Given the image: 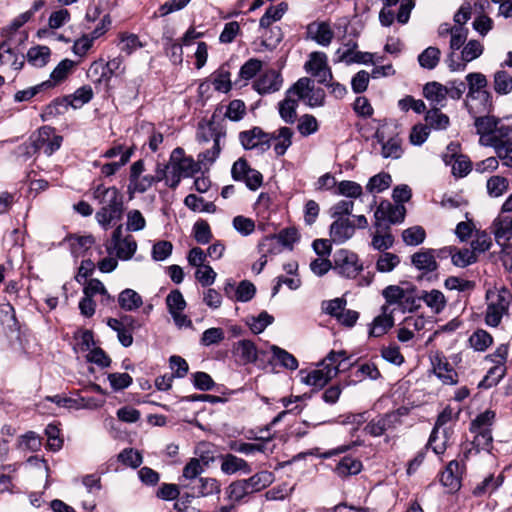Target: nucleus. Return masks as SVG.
Listing matches in <instances>:
<instances>
[{
    "mask_svg": "<svg viewBox=\"0 0 512 512\" xmlns=\"http://www.w3.org/2000/svg\"><path fill=\"white\" fill-rule=\"evenodd\" d=\"M486 299L488 301L485 323L490 327H497L502 320V317L508 313L512 294L506 288L500 290H488L486 292Z\"/></svg>",
    "mask_w": 512,
    "mask_h": 512,
    "instance_id": "obj_1",
    "label": "nucleus"
},
{
    "mask_svg": "<svg viewBox=\"0 0 512 512\" xmlns=\"http://www.w3.org/2000/svg\"><path fill=\"white\" fill-rule=\"evenodd\" d=\"M102 204L98 212V223L103 227L115 225L120 220L123 212L122 197L115 187L103 191L100 200Z\"/></svg>",
    "mask_w": 512,
    "mask_h": 512,
    "instance_id": "obj_2",
    "label": "nucleus"
},
{
    "mask_svg": "<svg viewBox=\"0 0 512 512\" xmlns=\"http://www.w3.org/2000/svg\"><path fill=\"white\" fill-rule=\"evenodd\" d=\"M171 182L169 187L175 189L182 177H191L200 170L199 162H195L190 156H185L184 149L175 148L170 155Z\"/></svg>",
    "mask_w": 512,
    "mask_h": 512,
    "instance_id": "obj_3",
    "label": "nucleus"
},
{
    "mask_svg": "<svg viewBox=\"0 0 512 512\" xmlns=\"http://www.w3.org/2000/svg\"><path fill=\"white\" fill-rule=\"evenodd\" d=\"M293 93L302 100L308 107H322L325 104L326 94L322 88L315 87L314 81L308 77L299 78L290 88Z\"/></svg>",
    "mask_w": 512,
    "mask_h": 512,
    "instance_id": "obj_4",
    "label": "nucleus"
},
{
    "mask_svg": "<svg viewBox=\"0 0 512 512\" xmlns=\"http://www.w3.org/2000/svg\"><path fill=\"white\" fill-rule=\"evenodd\" d=\"M406 408H399L394 411L379 415L370 420L364 427V431L372 437H380L386 431L394 430L402 424V417L407 415Z\"/></svg>",
    "mask_w": 512,
    "mask_h": 512,
    "instance_id": "obj_5",
    "label": "nucleus"
},
{
    "mask_svg": "<svg viewBox=\"0 0 512 512\" xmlns=\"http://www.w3.org/2000/svg\"><path fill=\"white\" fill-rule=\"evenodd\" d=\"M122 234V225H118L105 246L110 255L115 253L119 259L129 260L136 252L137 243L131 235L123 237Z\"/></svg>",
    "mask_w": 512,
    "mask_h": 512,
    "instance_id": "obj_6",
    "label": "nucleus"
},
{
    "mask_svg": "<svg viewBox=\"0 0 512 512\" xmlns=\"http://www.w3.org/2000/svg\"><path fill=\"white\" fill-rule=\"evenodd\" d=\"M96 390L95 384H90L88 387L80 390L75 397H68L62 394H57L54 396H46L45 401H49L55 403L59 408L66 409H82L89 408L93 409L96 407V401L93 397L85 395L88 390Z\"/></svg>",
    "mask_w": 512,
    "mask_h": 512,
    "instance_id": "obj_7",
    "label": "nucleus"
},
{
    "mask_svg": "<svg viewBox=\"0 0 512 512\" xmlns=\"http://www.w3.org/2000/svg\"><path fill=\"white\" fill-rule=\"evenodd\" d=\"M94 92L91 86L84 85L78 88L73 94L67 95L62 99H56L50 106V113H63L69 106L74 109L81 108L84 104L92 100Z\"/></svg>",
    "mask_w": 512,
    "mask_h": 512,
    "instance_id": "obj_8",
    "label": "nucleus"
},
{
    "mask_svg": "<svg viewBox=\"0 0 512 512\" xmlns=\"http://www.w3.org/2000/svg\"><path fill=\"white\" fill-rule=\"evenodd\" d=\"M75 352L80 355L82 354L86 363H89L88 371L90 373L94 372L93 363H96V342L94 340V333L89 329H78L74 333Z\"/></svg>",
    "mask_w": 512,
    "mask_h": 512,
    "instance_id": "obj_9",
    "label": "nucleus"
},
{
    "mask_svg": "<svg viewBox=\"0 0 512 512\" xmlns=\"http://www.w3.org/2000/svg\"><path fill=\"white\" fill-rule=\"evenodd\" d=\"M231 176L235 181L244 182L248 189L255 191L263 183V175L248 164L245 158H239L231 168Z\"/></svg>",
    "mask_w": 512,
    "mask_h": 512,
    "instance_id": "obj_10",
    "label": "nucleus"
},
{
    "mask_svg": "<svg viewBox=\"0 0 512 512\" xmlns=\"http://www.w3.org/2000/svg\"><path fill=\"white\" fill-rule=\"evenodd\" d=\"M333 269L346 278H355L363 270L357 254L346 249L338 250L334 255Z\"/></svg>",
    "mask_w": 512,
    "mask_h": 512,
    "instance_id": "obj_11",
    "label": "nucleus"
},
{
    "mask_svg": "<svg viewBox=\"0 0 512 512\" xmlns=\"http://www.w3.org/2000/svg\"><path fill=\"white\" fill-rule=\"evenodd\" d=\"M406 208L403 204L393 205L389 201H382L377 207L375 217V227L383 225L400 224L404 221Z\"/></svg>",
    "mask_w": 512,
    "mask_h": 512,
    "instance_id": "obj_12",
    "label": "nucleus"
},
{
    "mask_svg": "<svg viewBox=\"0 0 512 512\" xmlns=\"http://www.w3.org/2000/svg\"><path fill=\"white\" fill-rule=\"evenodd\" d=\"M239 140L245 150L256 149L263 153L270 149L272 136L262 128L255 126L250 130L240 132Z\"/></svg>",
    "mask_w": 512,
    "mask_h": 512,
    "instance_id": "obj_13",
    "label": "nucleus"
},
{
    "mask_svg": "<svg viewBox=\"0 0 512 512\" xmlns=\"http://www.w3.org/2000/svg\"><path fill=\"white\" fill-rule=\"evenodd\" d=\"M283 78L280 72L269 69L261 74L253 84V88L260 94H271L281 89Z\"/></svg>",
    "mask_w": 512,
    "mask_h": 512,
    "instance_id": "obj_14",
    "label": "nucleus"
},
{
    "mask_svg": "<svg viewBox=\"0 0 512 512\" xmlns=\"http://www.w3.org/2000/svg\"><path fill=\"white\" fill-rule=\"evenodd\" d=\"M355 224L347 217L335 219L330 225L329 235L335 244H343L353 237Z\"/></svg>",
    "mask_w": 512,
    "mask_h": 512,
    "instance_id": "obj_15",
    "label": "nucleus"
},
{
    "mask_svg": "<svg viewBox=\"0 0 512 512\" xmlns=\"http://www.w3.org/2000/svg\"><path fill=\"white\" fill-rule=\"evenodd\" d=\"M464 470V464H461L457 460L450 461L445 470L441 473V484L447 487L451 492L457 491L461 487V479Z\"/></svg>",
    "mask_w": 512,
    "mask_h": 512,
    "instance_id": "obj_16",
    "label": "nucleus"
},
{
    "mask_svg": "<svg viewBox=\"0 0 512 512\" xmlns=\"http://www.w3.org/2000/svg\"><path fill=\"white\" fill-rule=\"evenodd\" d=\"M306 34L307 38L323 47L329 46L334 38V32L326 21H314L308 24Z\"/></svg>",
    "mask_w": 512,
    "mask_h": 512,
    "instance_id": "obj_17",
    "label": "nucleus"
},
{
    "mask_svg": "<svg viewBox=\"0 0 512 512\" xmlns=\"http://www.w3.org/2000/svg\"><path fill=\"white\" fill-rule=\"evenodd\" d=\"M411 264L423 275L432 273L438 269V263L434 259L432 248H421L411 255Z\"/></svg>",
    "mask_w": 512,
    "mask_h": 512,
    "instance_id": "obj_18",
    "label": "nucleus"
},
{
    "mask_svg": "<svg viewBox=\"0 0 512 512\" xmlns=\"http://www.w3.org/2000/svg\"><path fill=\"white\" fill-rule=\"evenodd\" d=\"M96 478L93 474L86 475L82 479V487L79 491L80 504L85 512H92L96 507Z\"/></svg>",
    "mask_w": 512,
    "mask_h": 512,
    "instance_id": "obj_19",
    "label": "nucleus"
},
{
    "mask_svg": "<svg viewBox=\"0 0 512 512\" xmlns=\"http://www.w3.org/2000/svg\"><path fill=\"white\" fill-rule=\"evenodd\" d=\"M338 374L337 367L325 366L324 369H315L302 377V382L317 389L323 388Z\"/></svg>",
    "mask_w": 512,
    "mask_h": 512,
    "instance_id": "obj_20",
    "label": "nucleus"
},
{
    "mask_svg": "<svg viewBox=\"0 0 512 512\" xmlns=\"http://www.w3.org/2000/svg\"><path fill=\"white\" fill-rule=\"evenodd\" d=\"M468 86L467 98H474L476 96H483L489 102L490 92L486 90L487 78L480 72H472L466 75Z\"/></svg>",
    "mask_w": 512,
    "mask_h": 512,
    "instance_id": "obj_21",
    "label": "nucleus"
},
{
    "mask_svg": "<svg viewBox=\"0 0 512 512\" xmlns=\"http://www.w3.org/2000/svg\"><path fill=\"white\" fill-rule=\"evenodd\" d=\"M248 439H254L260 441L259 443H248L242 441H231L229 448L237 453L245 455H253L255 453H265L266 444L271 440V437H256L253 435L247 436Z\"/></svg>",
    "mask_w": 512,
    "mask_h": 512,
    "instance_id": "obj_22",
    "label": "nucleus"
},
{
    "mask_svg": "<svg viewBox=\"0 0 512 512\" xmlns=\"http://www.w3.org/2000/svg\"><path fill=\"white\" fill-rule=\"evenodd\" d=\"M39 150L45 154L51 155L61 147L63 138L60 135L53 134L50 127H42L36 138Z\"/></svg>",
    "mask_w": 512,
    "mask_h": 512,
    "instance_id": "obj_23",
    "label": "nucleus"
},
{
    "mask_svg": "<svg viewBox=\"0 0 512 512\" xmlns=\"http://www.w3.org/2000/svg\"><path fill=\"white\" fill-rule=\"evenodd\" d=\"M393 325V310H391L388 305H383L381 307V314L375 317L372 322L369 334L373 337H380L393 327Z\"/></svg>",
    "mask_w": 512,
    "mask_h": 512,
    "instance_id": "obj_24",
    "label": "nucleus"
},
{
    "mask_svg": "<svg viewBox=\"0 0 512 512\" xmlns=\"http://www.w3.org/2000/svg\"><path fill=\"white\" fill-rule=\"evenodd\" d=\"M232 352L243 365L255 363L258 359V350L254 342L243 339L233 345Z\"/></svg>",
    "mask_w": 512,
    "mask_h": 512,
    "instance_id": "obj_25",
    "label": "nucleus"
},
{
    "mask_svg": "<svg viewBox=\"0 0 512 512\" xmlns=\"http://www.w3.org/2000/svg\"><path fill=\"white\" fill-rule=\"evenodd\" d=\"M221 459V471L226 475H232L237 472H243L249 474L252 471L250 464L234 454L228 453L220 456Z\"/></svg>",
    "mask_w": 512,
    "mask_h": 512,
    "instance_id": "obj_26",
    "label": "nucleus"
},
{
    "mask_svg": "<svg viewBox=\"0 0 512 512\" xmlns=\"http://www.w3.org/2000/svg\"><path fill=\"white\" fill-rule=\"evenodd\" d=\"M376 231L372 236L371 246L373 249L386 252L392 248L395 242L394 236L390 231L389 225L381 224V227H375Z\"/></svg>",
    "mask_w": 512,
    "mask_h": 512,
    "instance_id": "obj_27",
    "label": "nucleus"
},
{
    "mask_svg": "<svg viewBox=\"0 0 512 512\" xmlns=\"http://www.w3.org/2000/svg\"><path fill=\"white\" fill-rule=\"evenodd\" d=\"M293 93H289V89L286 91L285 98L279 102L278 110L281 119L287 124L295 123L297 119V107L298 98L293 99L291 96Z\"/></svg>",
    "mask_w": 512,
    "mask_h": 512,
    "instance_id": "obj_28",
    "label": "nucleus"
},
{
    "mask_svg": "<svg viewBox=\"0 0 512 512\" xmlns=\"http://www.w3.org/2000/svg\"><path fill=\"white\" fill-rule=\"evenodd\" d=\"M423 96L430 101L434 107H443L447 97V89L439 82H428L423 87Z\"/></svg>",
    "mask_w": 512,
    "mask_h": 512,
    "instance_id": "obj_29",
    "label": "nucleus"
},
{
    "mask_svg": "<svg viewBox=\"0 0 512 512\" xmlns=\"http://www.w3.org/2000/svg\"><path fill=\"white\" fill-rule=\"evenodd\" d=\"M450 35H451V39H450L451 54L449 57H450L451 63L449 64V67L452 71H456V70L460 69L461 65L458 63L456 65H454L452 57L454 56V52L456 50H459L464 45L465 41L467 40L468 29L463 26H453V29H450Z\"/></svg>",
    "mask_w": 512,
    "mask_h": 512,
    "instance_id": "obj_30",
    "label": "nucleus"
},
{
    "mask_svg": "<svg viewBox=\"0 0 512 512\" xmlns=\"http://www.w3.org/2000/svg\"><path fill=\"white\" fill-rule=\"evenodd\" d=\"M375 137L377 141L382 145L381 155L384 158L398 159L402 155L401 140L398 137H392L385 141L384 135L380 132H376Z\"/></svg>",
    "mask_w": 512,
    "mask_h": 512,
    "instance_id": "obj_31",
    "label": "nucleus"
},
{
    "mask_svg": "<svg viewBox=\"0 0 512 512\" xmlns=\"http://www.w3.org/2000/svg\"><path fill=\"white\" fill-rule=\"evenodd\" d=\"M83 298L79 302V309L83 316L92 317L95 313L94 296L96 295V280H91L83 287Z\"/></svg>",
    "mask_w": 512,
    "mask_h": 512,
    "instance_id": "obj_32",
    "label": "nucleus"
},
{
    "mask_svg": "<svg viewBox=\"0 0 512 512\" xmlns=\"http://www.w3.org/2000/svg\"><path fill=\"white\" fill-rule=\"evenodd\" d=\"M469 113L475 118L474 125L477 129V134L483 136H493L496 126L499 124V120L494 116H476L477 112H474L472 107L469 108Z\"/></svg>",
    "mask_w": 512,
    "mask_h": 512,
    "instance_id": "obj_33",
    "label": "nucleus"
},
{
    "mask_svg": "<svg viewBox=\"0 0 512 512\" xmlns=\"http://www.w3.org/2000/svg\"><path fill=\"white\" fill-rule=\"evenodd\" d=\"M422 290H418L416 286L404 288L403 298L400 307L403 311H415L421 307Z\"/></svg>",
    "mask_w": 512,
    "mask_h": 512,
    "instance_id": "obj_34",
    "label": "nucleus"
},
{
    "mask_svg": "<svg viewBox=\"0 0 512 512\" xmlns=\"http://www.w3.org/2000/svg\"><path fill=\"white\" fill-rule=\"evenodd\" d=\"M502 483L503 477L501 475L494 477V475L490 474L473 488L472 494L479 498L490 495L497 490Z\"/></svg>",
    "mask_w": 512,
    "mask_h": 512,
    "instance_id": "obj_35",
    "label": "nucleus"
},
{
    "mask_svg": "<svg viewBox=\"0 0 512 512\" xmlns=\"http://www.w3.org/2000/svg\"><path fill=\"white\" fill-rule=\"evenodd\" d=\"M243 480L246 482V485L252 494L259 492L271 485L274 481V475L272 472L264 470L252 475L248 479Z\"/></svg>",
    "mask_w": 512,
    "mask_h": 512,
    "instance_id": "obj_36",
    "label": "nucleus"
},
{
    "mask_svg": "<svg viewBox=\"0 0 512 512\" xmlns=\"http://www.w3.org/2000/svg\"><path fill=\"white\" fill-rule=\"evenodd\" d=\"M422 301L436 314L441 313L447 304L444 294L437 289L422 290Z\"/></svg>",
    "mask_w": 512,
    "mask_h": 512,
    "instance_id": "obj_37",
    "label": "nucleus"
},
{
    "mask_svg": "<svg viewBox=\"0 0 512 512\" xmlns=\"http://www.w3.org/2000/svg\"><path fill=\"white\" fill-rule=\"evenodd\" d=\"M488 145L496 150L499 146L512 145V128L508 125L498 124L493 136L488 139Z\"/></svg>",
    "mask_w": 512,
    "mask_h": 512,
    "instance_id": "obj_38",
    "label": "nucleus"
},
{
    "mask_svg": "<svg viewBox=\"0 0 512 512\" xmlns=\"http://www.w3.org/2000/svg\"><path fill=\"white\" fill-rule=\"evenodd\" d=\"M50 55L49 47L37 45L28 50L27 61L34 67L42 68L49 62Z\"/></svg>",
    "mask_w": 512,
    "mask_h": 512,
    "instance_id": "obj_39",
    "label": "nucleus"
},
{
    "mask_svg": "<svg viewBox=\"0 0 512 512\" xmlns=\"http://www.w3.org/2000/svg\"><path fill=\"white\" fill-rule=\"evenodd\" d=\"M425 121L430 129L445 130L450 124L449 117L440 111L439 107H432L425 114Z\"/></svg>",
    "mask_w": 512,
    "mask_h": 512,
    "instance_id": "obj_40",
    "label": "nucleus"
},
{
    "mask_svg": "<svg viewBox=\"0 0 512 512\" xmlns=\"http://www.w3.org/2000/svg\"><path fill=\"white\" fill-rule=\"evenodd\" d=\"M362 470V462L352 457H343L335 467V473L340 477L356 475Z\"/></svg>",
    "mask_w": 512,
    "mask_h": 512,
    "instance_id": "obj_41",
    "label": "nucleus"
},
{
    "mask_svg": "<svg viewBox=\"0 0 512 512\" xmlns=\"http://www.w3.org/2000/svg\"><path fill=\"white\" fill-rule=\"evenodd\" d=\"M434 372L444 384L457 383V372L451 367L446 359L438 358L434 364Z\"/></svg>",
    "mask_w": 512,
    "mask_h": 512,
    "instance_id": "obj_42",
    "label": "nucleus"
},
{
    "mask_svg": "<svg viewBox=\"0 0 512 512\" xmlns=\"http://www.w3.org/2000/svg\"><path fill=\"white\" fill-rule=\"evenodd\" d=\"M230 72L227 65H221L212 75V84L214 89L219 92L227 93L231 90Z\"/></svg>",
    "mask_w": 512,
    "mask_h": 512,
    "instance_id": "obj_43",
    "label": "nucleus"
},
{
    "mask_svg": "<svg viewBox=\"0 0 512 512\" xmlns=\"http://www.w3.org/2000/svg\"><path fill=\"white\" fill-rule=\"evenodd\" d=\"M327 65V55L324 52L315 51L310 53L309 59L304 65V69L314 77L319 76L321 70Z\"/></svg>",
    "mask_w": 512,
    "mask_h": 512,
    "instance_id": "obj_44",
    "label": "nucleus"
},
{
    "mask_svg": "<svg viewBox=\"0 0 512 512\" xmlns=\"http://www.w3.org/2000/svg\"><path fill=\"white\" fill-rule=\"evenodd\" d=\"M119 305L126 311H133L142 306V297L132 289L123 290L118 298Z\"/></svg>",
    "mask_w": 512,
    "mask_h": 512,
    "instance_id": "obj_45",
    "label": "nucleus"
},
{
    "mask_svg": "<svg viewBox=\"0 0 512 512\" xmlns=\"http://www.w3.org/2000/svg\"><path fill=\"white\" fill-rule=\"evenodd\" d=\"M293 131L289 127H280L277 130V142L274 144V152L277 156H283L292 145Z\"/></svg>",
    "mask_w": 512,
    "mask_h": 512,
    "instance_id": "obj_46",
    "label": "nucleus"
},
{
    "mask_svg": "<svg viewBox=\"0 0 512 512\" xmlns=\"http://www.w3.org/2000/svg\"><path fill=\"white\" fill-rule=\"evenodd\" d=\"M494 91L499 95H507L512 91V76L505 70H499L494 74Z\"/></svg>",
    "mask_w": 512,
    "mask_h": 512,
    "instance_id": "obj_47",
    "label": "nucleus"
},
{
    "mask_svg": "<svg viewBox=\"0 0 512 512\" xmlns=\"http://www.w3.org/2000/svg\"><path fill=\"white\" fill-rule=\"evenodd\" d=\"M440 55L441 52L437 47L430 46L420 53L418 56V62L421 67L432 70L438 65Z\"/></svg>",
    "mask_w": 512,
    "mask_h": 512,
    "instance_id": "obj_48",
    "label": "nucleus"
},
{
    "mask_svg": "<svg viewBox=\"0 0 512 512\" xmlns=\"http://www.w3.org/2000/svg\"><path fill=\"white\" fill-rule=\"evenodd\" d=\"M400 264V257L391 252H383L376 261V270L380 273H389Z\"/></svg>",
    "mask_w": 512,
    "mask_h": 512,
    "instance_id": "obj_49",
    "label": "nucleus"
},
{
    "mask_svg": "<svg viewBox=\"0 0 512 512\" xmlns=\"http://www.w3.org/2000/svg\"><path fill=\"white\" fill-rule=\"evenodd\" d=\"M74 66V61L70 59L62 60L51 72L49 81L52 82L53 86H55L58 83H61L68 77Z\"/></svg>",
    "mask_w": 512,
    "mask_h": 512,
    "instance_id": "obj_50",
    "label": "nucleus"
},
{
    "mask_svg": "<svg viewBox=\"0 0 512 512\" xmlns=\"http://www.w3.org/2000/svg\"><path fill=\"white\" fill-rule=\"evenodd\" d=\"M506 373L504 364H497L489 369L484 379L479 383V387L491 388L499 383Z\"/></svg>",
    "mask_w": 512,
    "mask_h": 512,
    "instance_id": "obj_51",
    "label": "nucleus"
},
{
    "mask_svg": "<svg viewBox=\"0 0 512 512\" xmlns=\"http://www.w3.org/2000/svg\"><path fill=\"white\" fill-rule=\"evenodd\" d=\"M426 232L422 226H413L402 232V239L408 246H418L425 241Z\"/></svg>",
    "mask_w": 512,
    "mask_h": 512,
    "instance_id": "obj_52",
    "label": "nucleus"
},
{
    "mask_svg": "<svg viewBox=\"0 0 512 512\" xmlns=\"http://www.w3.org/2000/svg\"><path fill=\"white\" fill-rule=\"evenodd\" d=\"M391 175L385 172L379 173L371 177L366 185V189L370 192H382L391 185Z\"/></svg>",
    "mask_w": 512,
    "mask_h": 512,
    "instance_id": "obj_53",
    "label": "nucleus"
},
{
    "mask_svg": "<svg viewBox=\"0 0 512 512\" xmlns=\"http://www.w3.org/2000/svg\"><path fill=\"white\" fill-rule=\"evenodd\" d=\"M271 351L273 353L274 358L286 369L296 370L298 368L297 359L287 352L286 350L273 345L271 346Z\"/></svg>",
    "mask_w": 512,
    "mask_h": 512,
    "instance_id": "obj_54",
    "label": "nucleus"
},
{
    "mask_svg": "<svg viewBox=\"0 0 512 512\" xmlns=\"http://www.w3.org/2000/svg\"><path fill=\"white\" fill-rule=\"evenodd\" d=\"M193 237L198 244H208L213 235L210 226L205 220H198L193 225Z\"/></svg>",
    "mask_w": 512,
    "mask_h": 512,
    "instance_id": "obj_55",
    "label": "nucleus"
},
{
    "mask_svg": "<svg viewBox=\"0 0 512 512\" xmlns=\"http://www.w3.org/2000/svg\"><path fill=\"white\" fill-rule=\"evenodd\" d=\"M318 129V121L313 115L304 114L298 119L297 130L303 137L316 133Z\"/></svg>",
    "mask_w": 512,
    "mask_h": 512,
    "instance_id": "obj_56",
    "label": "nucleus"
},
{
    "mask_svg": "<svg viewBox=\"0 0 512 512\" xmlns=\"http://www.w3.org/2000/svg\"><path fill=\"white\" fill-rule=\"evenodd\" d=\"M108 326L117 332V338L124 347H129L133 343L132 332L125 328L118 319L109 318L107 321Z\"/></svg>",
    "mask_w": 512,
    "mask_h": 512,
    "instance_id": "obj_57",
    "label": "nucleus"
},
{
    "mask_svg": "<svg viewBox=\"0 0 512 512\" xmlns=\"http://www.w3.org/2000/svg\"><path fill=\"white\" fill-rule=\"evenodd\" d=\"M471 347L476 351H485L493 342L492 336L485 330L475 331L469 338Z\"/></svg>",
    "mask_w": 512,
    "mask_h": 512,
    "instance_id": "obj_58",
    "label": "nucleus"
},
{
    "mask_svg": "<svg viewBox=\"0 0 512 512\" xmlns=\"http://www.w3.org/2000/svg\"><path fill=\"white\" fill-rule=\"evenodd\" d=\"M335 194L348 198H358L362 195V186L354 181L343 180L337 184Z\"/></svg>",
    "mask_w": 512,
    "mask_h": 512,
    "instance_id": "obj_59",
    "label": "nucleus"
},
{
    "mask_svg": "<svg viewBox=\"0 0 512 512\" xmlns=\"http://www.w3.org/2000/svg\"><path fill=\"white\" fill-rule=\"evenodd\" d=\"M475 432H476V435L474 437L472 444L476 450V453H478L480 450L489 451L492 446V442H493L491 429L483 428V429L477 430Z\"/></svg>",
    "mask_w": 512,
    "mask_h": 512,
    "instance_id": "obj_60",
    "label": "nucleus"
},
{
    "mask_svg": "<svg viewBox=\"0 0 512 512\" xmlns=\"http://www.w3.org/2000/svg\"><path fill=\"white\" fill-rule=\"evenodd\" d=\"M227 496L228 499L231 501L239 502L247 495L251 494L246 482L242 480H236L233 481L228 487H227Z\"/></svg>",
    "mask_w": 512,
    "mask_h": 512,
    "instance_id": "obj_61",
    "label": "nucleus"
},
{
    "mask_svg": "<svg viewBox=\"0 0 512 512\" xmlns=\"http://www.w3.org/2000/svg\"><path fill=\"white\" fill-rule=\"evenodd\" d=\"M118 460L122 464L129 466L133 469H136L142 464L143 457L138 451L134 450L133 448H125L123 451L119 453Z\"/></svg>",
    "mask_w": 512,
    "mask_h": 512,
    "instance_id": "obj_62",
    "label": "nucleus"
},
{
    "mask_svg": "<svg viewBox=\"0 0 512 512\" xmlns=\"http://www.w3.org/2000/svg\"><path fill=\"white\" fill-rule=\"evenodd\" d=\"M281 244L275 235L266 236L258 244V250L261 255L267 258L269 254L276 255L281 252Z\"/></svg>",
    "mask_w": 512,
    "mask_h": 512,
    "instance_id": "obj_63",
    "label": "nucleus"
},
{
    "mask_svg": "<svg viewBox=\"0 0 512 512\" xmlns=\"http://www.w3.org/2000/svg\"><path fill=\"white\" fill-rule=\"evenodd\" d=\"M452 263L453 265L464 268L467 267L477 261V257L472 250L462 249L455 250L452 254Z\"/></svg>",
    "mask_w": 512,
    "mask_h": 512,
    "instance_id": "obj_64",
    "label": "nucleus"
}]
</instances>
